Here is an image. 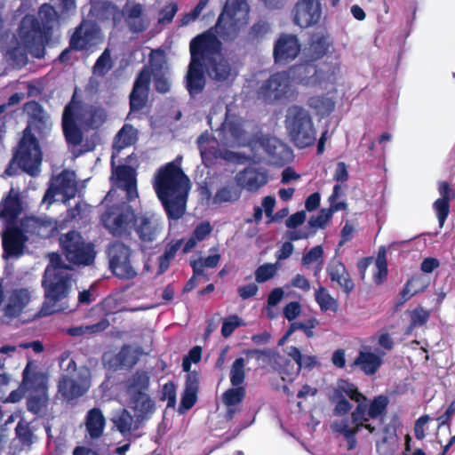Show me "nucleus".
<instances>
[{
  "mask_svg": "<svg viewBox=\"0 0 455 455\" xmlns=\"http://www.w3.org/2000/svg\"><path fill=\"white\" fill-rule=\"evenodd\" d=\"M345 396H348L357 403L351 413V423L347 419H342L333 421L331 427L333 432L341 435L346 439L347 449L353 450L357 443L355 435L363 428L366 429L369 434L375 432L377 427L374 422L381 421V416L387 405V399L379 395L368 404L367 398L358 392L353 383L339 379L331 395V400L334 403V414L337 416L346 415L351 410V404Z\"/></svg>",
  "mask_w": 455,
  "mask_h": 455,
  "instance_id": "1",
  "label": "nucleus"
},
{
  "mask_svg": "<svg viewBox=\"0 0 455 455\" xmlns=\"http://www.w3.org/2000/svg\"><path fill=\"white\" fill-rule=\"evenodd\" d=\"M154 188L172 219L180 218L186 207L190 181L175 163H169L156 176Z\"/></svg>",
  "mask_w": 455,
  "mask_h": 455,
  "instance_id": "2",
  "label": "nucleus"
},
{
  "mask_svg": "<svg viewBox=\"0 0 455 455\" xmlns=\"http://www.w3.org/2000/svg\"><path fill=\"white\" fill-rule=\"evenodd\" d=\"M49 260L43 280L44 302L40 311L42 315L68 309L67 299L72 287L69 268L61 263L60 256L52 252L49 254Z\"/></svg>",
  "mask_w": 455,
  "mask_h": 455,
  "instance_id": "3",
  "label": "nucleus"
},
{
  "mask_svg": "<svg viewBox=\"0 0 455 455\" xmlns=\"http://www.w3.org/2000/svg\"><path fill=\"white\" fill-rule=\"evenodd\" d=\"M73 96L70 103L65 108L62 116V127L68 145L76 147L82 141V129H98L107 119L103 108L82 105Z\"/></svg>",
  "mask_w": 455,
  "mask_h": 455,
  "instance_id": "4",
  "label": "nucleus"
},
{
  "mask_svg": "<svg viewBox=\"0 0 455 455\" xmlns=\"http://www.w3.org/2000/svg\"><path fill=\"white\" fill-rule=\"evenodd\" d=\"M217 136L208 133L202 134L198 140V147L203 162L208 165L219 157L229 159L227 152H222L221 147H237L244 143L241 121L235 116L227 113L226 120L220 129L216 131Z\"/></svg>",
  "mask_w": 455,
  "mask_h": 455,
  "instance_id": "5",
  "label": "nucleus"
},
{
  "mask_svg": "<svg viewBox=\"0 0 455 455\" xmlns=\"http://www.w3.org/2000/svg\"><path fill=\"white\" fill-rule=\"evenodd\" d=\"M21 212L18 194L11 189L9 196L3 202L0 219L4 223L2 233L4 257H19L23 253L26 237L21 230L14 227V221Z\"/></svg>",
  "mask_w": 455,
  "mask_h": 455,
  "instance_id": "6",
  "label": "nucleus"
},
{
  "mask_svg": "<svg viewBox=\"0 0 455 455\" xmlns=\"http://www.w3.org/2000/svg\"><path fill=\"white\" fill-rule=\"evenodd\" d=\"M195 39H199V57L204 60L208 75L218 81L233 79L236 73L220 53V42L212 31H208Z\"/></svg>",
  "mask_w": 455,
  "mask_h": 455,
  "instance_id": "7",
  "label": "nucleus"
},
{
  "mask_svg": "<svg viewBox=\"0 0 455 455\" xmlns=\"http://www.w3.org/2000/svg\"><path fill=\"white\" fill-rule=\"evenodd\" d=\"M284 123L287 133L297 148H305L315 144L316 129L308 110L299 106L290 107Z\"/></svg>",
  "mask_w": 455,
  "mask_h": 455,
  "instance_id": "8",
  "label": "nucleus"
},
{
  "mask_svg": "<svg viewBox=\"0 0 455 455\" xmlns=\"http://www.w3.org/2000/svg\"><path fill=\"white\" fill-rule=\"evenodd\" d=\"M328 68L316 70L310 65H300L293 70L298 74V83L305 86L319 87L327 94L334 95L341 84L340 60L330 63Z\"/></svg>",
  "mask_w": 455,
  "mask_h": 455,
  "instance_id": "9",
  "label": "nucleus"
},
{
  "mask_svg": "<svg viewBox=\"0 0 455 455\" xmlns=\"http://www.w3.org/2000/svg\"><path fill=\"white\" fill-rule=\"evenodd\" d=\"M148 382L147 373H138L127 386L125 403L138 421L148 419L155 411V403L146 392Z\"/></svg>",
  "mask_w": 455,
  "mask_h": 455,
  "instance_id": "10",
  "label": "nucleus"
},
{
  "mask_svg": "<svg viewBox=\"0 0 455 455\" xmlns=\"http://www.w3.org/2000/svg\"><path fill=\"white\" fill-rule=\"evenodd\" d=\"M249 7L244 0H227L215 32L220 36L232 38L248 23Z\"/></svg>",
  "mask_w": 455,
  "mask_h": 455,
  "instance_id": "11",
  "label": "nucleus"
},
{
  "mask_svg": "<svg viewBox=\"0 0 455 455\" xmlns=\"http://www.w3.org/2000/svg\"><path fill=\"white\" fill-rule=\"evenodd\" d=\"M296 67L291 68L289 72L276 73L269 77L267 81L261 86L259 95L262 99L269 103L294 100L297 92L293 86L291 76L298 80V74L293 70Z\"/></svg>",
  "mask_w": 455,
  "mask_h": 455,
  "instance_id": "12",
  "label": "nucleus"
},
{
  "mask_svg": "<svg viewBox=\"0 0 455 455\" xmlns=\"http://www.w3.org/2000/svg\"><path fill=\"white\" fill-rule=\"evenodd\" d=\"M19 38L20 43L18 48L7 52V57L16 65H24L27 62V52L33 53L35 45L41 46L42 34L36 19L32 15L23 18L20 28Z\"/></svg>",
  "mask_w": 455,
  "mask_h": 455,
  "instance_id": "13",
  "label": "nucleus"
},
{
  "mask_svg": "<svg viewBox=\"0 0 455 455\" xmlns=\"http://www.w3.org/2000/svg\"><path fill=\"white\" fill-rule=\"evenodd\" d=\"M254 162H267L270 164H283L290 156L289 148L275 137H263L251 142Z\"/></svg>",
  "mask_w": 455,
  "mask_h": 455,
  "instance_id": "14",
  "label": "nucleus"
},
{
  "mask_svg": "<svg viewBox=\"0 0 455 455\" xmlns=\"http://www.w3.org/2000/svg\"><path fill=\"white\" fill-rule=\"evenodd\" d=\"M13 161L24 170V172L34 176L39 172L42 161V154L36 138L30 132L28 126L23 132Z\"/></svg>",
  "mask_w": 455,
  "mask_h": 455,
  "instance_id": "15",
  "label": "nucleus"
},
{
  "mask_svg": "<svg viewBox=\"0 0 455 455\" xmlns=\"http://www.w3.org/2000/svg\"><path fill=\"white\" fill-rule=\"evenodd\" d=\"M60 242L68 261L78 265H90L94 260L93 245L85 242L79 233L69 232L62 235Z\"/></svg>",
  "mask_w": 455,
  "mask_h": 455,
  "instance_id": "16",
  "label": "nucleus"
},
{
  "mask_svg": "<svg viewBox=\"0 0 455 455\" xmlns=\"http://www.w3.org/2000/svg\"><path fill=\"white\" fill-rule=\"evenodd\" d=\"M134 220V212L125 203L109 207L101 216L104 227L114 235L129 233Z\"/></svg>",
  "mask_w": 455,
  "mask_h": 455,
  "instance_id": "17",
  "label": "nucleus"
},
{
  "mask_svg": "<svg viewBox=\"0 0 455 455\" xmlns=\"http://www.w3.org/2000/svg\"><path fill=\"white\" fill-rule=\"evenodd\" d=\"M77 184L73 172L64 171L55 177L44 196L43 203L50 205L54 201L65 203L76 194Z\"/></svg>",
  "mask_w": 455,
  "mask_h": 455,
  "instance_id": "18",
  "label": "nucleus"
},
{
  "mask_svg": "<svg viewBox=\"0 0 455 455\" xmlns=\"http://www.w3.org/2000/svg\"><path fill=\"white\" fill-rule=\"evenodd\" d=\"M323 16L321 0H298L291 10L294 24L301 28L317 25Z\"/></svg>",
  "mask_w": 455,
  "mask_h": 455,
  "instance_id": "19",
  "label": "nucleus"
},
{
  "mask_svg": "<svg viewBox=\"0 0 455 455\" xmlns=\"http://www.w3.org/2000/svg\"><path fill=\"white\" fill-rule=\"evenodd\" d=\"M307 61H317L324 60L325 63H332L340 60V55L335 49L332 41L328 35L315 34L313 36L307 48L304 51Z\"/></svg>",
  "mask_w": 455,
  "mask_h": 455,
  "instance_id": "20",
  "label": "nucleus"
},
{
  "mask_svg": "<svg viewBox=\"0 0 455 455\" xmlns=\"http://www.w3.org/2000/svg\"><path fill=\"white\" fill-rule=\"evenodd\" d=\"M112 272L120 278H133L137 272L131 261V250L122 243H114L108 249Z\"/></svg>",
  "mask_w": 455,
  "mask_h": 455,
  "instance_id": "21",
  "label": "nucleus"
},
{
  "mask_svg": "<svg viewBox=\"0 0 455 455\" xmlns=\"http://www.w3.org/2000/svg\"><path fill=\"white\" fill-rule=\"evenodd\" d=\"M90 373L82 369L71 376L63 375L59 382V392L67 400H73L85 394L90 387Z\"/></svg>",
  "mask_w": 455,
  "mask_h": 455,
  "instance_id": "22",
  "label": "nucleus"
},
{
  "mask_svg": "<svg viewBox=\"0 0 455 455\" xmlns=\"http://www.w3.org/2000/svg\"><path fill=\"white\" fill-rule=\"evenodd\" d=\"M199 39H193L190 43L191 62L187 74V88L191 95L199 93L205 85V79L202 72L201 58L199 57Z\"/></svg>",
  "mask_w": 455,
  "mask_h": 455,
  "instance_id": "23",
  "label": "nucleus"
},
{
  "mask_svg": "<svg viewBox=\"0 0 455 455\" xmlns=\"http://www.w3.org/2000/svg\"><path fill=\"white\" fill-rule=\"evenodd\" d=\"M300 50L301 45L297 36L283 34L275 43L274 57L277 63L286 64L295 60Z\"/></svg>",
  "mask_w": 455,
  "mask_h": 455,
  "instance_id": "24",
  "label": "nucleus"
},
{
  "mask_svg": "<svg viewBox=\"0 0 455 455\" xmlns=\"http://www.w3.org/2000/svg\"><path fill=\"white\" fill-rule=\"evenodd\" d=\"M384 355V351L379 348L374 351L371 345L363 344L354 364L359 366L366 375H373L381 366Z\"/></svg>",
  "mask_w": 455,
  "mask_h": 455,
  "instance_id": "25",
  "label": "nucleus"
},
{
  "mask_svg": "<svg viewBox=\"0 0 455 455\" xmlns=\"http://www.w3.org/2000/svg\"><path fill=\"white\" fill-rule=\"evenodd\" d=\"M237 185L250 192H256L268 182V174L265 170L249 167L235 176Z\"/></svg>",
  "mask_w": 455,
  "mask_h": 455,
  "instance_id": "26",
  "label": "nucleus"
},
{
  "mask_svg": "<svg viewBox=\"0 0 455 455\" xmlns=\"http://www.w3.org/2000/svg\"><path fill=\"white\" fill-rule=\"evenodd\" d=\"M101 41L99 30L89 23H82L70 40V47L76 50L89 49Z\"/></svg>",
  "mask_w": 455,
  "mask_h": 455,
  "instance_id": "27",
  "label": "nucleus"
},
{
  "mask_svg": "<svg viewBox=\"0 0 455 455\" xmlns=\"http://www.w3.org/2000/svg\"><path fill=\"white\" fill-rule=\"evenodd\" d=\"M33 389H30L28 399V408L30 411L37 414L46 406V379L42 374H33Z\"/></svg>",
  "mask_w": 455,
  "mask_h": 455,
  "instance_id": "28",
  "label": "nucleus"
},
{
  "mask_svg": "<svg viewBox=\"0 0 455 455\" xmlns=\"http://www.w3.org/2000/svg\"><path fill=\"white\" fill-rule=\"evenodd\" d=\"M114 183L126 192L129 201L138 197L135 171L128 166L116 167L112 175Z\"/></svg>",
  "mask_w": 455,
  "mask_h": 455,
  "instance_id": "29",
  "label": "nucleus"
},
{
  "mask_svg": "<svg viewBox=\"0 0 455 455\" xmlns=\"http://www.w3.org/2000/svg\"><path fill=\"white\" fill-rule=\"evenodd\" d=\"M151 72L149 68L143 69L136 79L133 90L130 95L131 110L136 111L141 109L147 100L148 84Z\"/></svg>",
  "mask_w": 455,
  "mask_h": 455,
  "instance_id": "30",
  "label": "nucleus"
},
{
  "mask_svg": "<svg viewBox=\"0 0 455 455\" xmlns=\"http://www.w3.org/2000/svg\"><path fill=\"white\" fill-rule=\"evenodd\" d=\"M134 222L136 231L143 241L150 242L155 240L163 229V225L160 223L159 219L154 214L140 215L135 219Z\"/></svg>",
  "mask_w": 455,
  "mask_h": 455,
  "instance_id": "31",
  "label": "nucleus"
},
{
  "mask_svg": "<svg viewBox=\"0 0 455 455\" xmlns=\"http://www.w3.org/2000/svg\"><path fill=\"white\" fill-rule=\"evenodd\" d=\"M327 274L332 283H335L346 293H349L355 287L344 264L337 259H332L327 266Z\"/></svg>",
  "mask_w": 455,
  "mask_h": 455,
  "instance_id": "32",
  "label": "nucleus"
},
{
  "mask_svg": "<svg viewBox=\"0 0 455 455\" xmlns=\"http://www.w3.org/2000/svg\"><path fill=\"white\" fill-rule=\"evenodd\" d=\"M123 13L125 22L134 32H140L147 28L148 19L143 13V6L137 3H128L124 7Z\"/></svg>",
  "mask_w": 455,
  "mask_h": 455,
  "instance_id": "33",
  "label": "nucleus"
},
{
  "mask_svg": "<svg viewBox=\"0 0 455 455\" xmlns=\"http://www.w3.org/2000/svg\"><path fill=\"white\" fill-rule=\"evenodd\" d=\"M287 355L293 359L291 371L287 378L283 376V381L291 382L297 377L302 367L313 368L316 365L317 360L314 355H302L300 351L295 347H290L286 351Z\"/></svg>",
  "mask_w": 455,
  "mask_h": 455,
  "instance_id": "34",
  "label": "nucleus"
},
{
  "mask_svg": "<svg viewBox=\"0 0 455 455\" xmlns=\"http://www.w3.org/2000/svg\"><path fill=\"white\" fill-rule=\"evenodd\" d=\"M438 190L440 198L434 203V209L435 211L439 225L443 228L450 212V201L453 198V192L449 184L445 181L439 183Z\"/></svg>",
  "mask_w": 455,
  "mask_h": 455,
  "instance_id": "35",
  "label": "nucleus"
},
{
  "mask_svg": "<svg viewBox=\"0 0 455 455\" xmlns=\"http://www.w3.org/2000/svg\"><path fill=\"white\" fill-rule=\"evenodd\" d=\"M164 63V54L160 50L152 51L150 53V68L155 76L156 89L160 92H166L170 88V83L164 74L160 75Z\"/></svg>",
  "mask_w": 455,
  "mask_h": 455,
  "instance_id": "36",
  "label": "nucleus"
},
{
  "mask_svg": "<svg viewBox=\"0 0 455 455\" xmlns=\"http://www.w3.org/2000/svg\"><path fill=\"white\" fill-rule=\"evenodd\" d=\"M199 376L196 372H189L187 376L185 390L179 407V411L183 413L194 406L197 399Z\"/></svg>",
  "mask_w": 455,
  "mask_h": 455,
  "instance_id": "37",
  "label": "nucleus"
},
{
  "mask_svg": "<svg viewBox=\"0 0 455 455\" xmlns=\"http://www.w3.org/2000/svg\"><path fill=\"white\" fill-rule=\"evenodd\" d=\"M136 140V130L131 125H124L117 133L112 154V166L115 165L116 158L118 153L127 146L132 145Z\"/></svg>",
  "mask_w": 455,
  "mask_h": 455,
  "instance_id": "38",
  "label": "nucleus"
},
{
  "mask_svg": "<svg viewBox=\"0 0 455 455\" xmlns=\"http://www.w3.org/2000/svg\"><path fill=\"white\" fill-rule=\"evenodd\" d=\"M307 104L317 116H326L335 108L334 95L313 96L308 99Z\"/></svg>",
  "mask_w": 455,
  "mask_h": 455,
  "instance_id": "39",
  "label": "nucleus"
},
{
  "mask_svg": "<svg viewBox=\"0 0 455 455\" xmlns=\"http://www.w3.org/2000/svg\"><path fill=\"white\" fill-rule=\"evenodd\" d=\"M86 429L92 438L101 435L105 427V418L99 409H92L86 416Z\"/></svg>",
  "mask_w": 455,
  "mask_h": 455,
  "instance_id": "40",
  "label": "nucleus"
},
{
  "mask_svg": "<svg viewBox=\"0 0 455 455\" xmlns=\"http://www.w3.org/2000/svg\"><path fill=\"white\" fill-rule=\"evenodd\" d=\"M212 231V227L208 221H203L199 223L192 235L186 241L184 247H183V252L188 253L190 251L196 244L197 243L203 241L205 239Z\"/></svg>",
  "mask_w": 455,
  "mask_h": 455,
  "instance_id": "41",
  "label": "nucleus"
},
{
  "mask_svg": "<svg viewBox=\"0 0 455 455\" xmlns=\"http://www.w3.org/2000/svg\"><path fill=\"white\" fill-rule=\"evenodd\" d=\"M245 395L244 388L243 387H234L228 389L222 395V400L225 405L228 407V418L232 419L235 410L233 408L235 405L240 403Z\"/></svg>",
  "mask_w": 455,
  "mask_h": 455,
  "instance_id": "42",
  "label": "nucleus"
},
{
  "mask_svg": "<svg viewBox=\"0 0 455 455\" xmlns=\"http://www.w3.org/2000/svg\"><path fill=\"white\" fill-rule=\"evenodd\" d=\"M112 421L122 435H126L133 429V417L126 410L117 411L112 418Z\"/></svg>",
  "mask_w": 455,
  "mask_h": 455,
  "instance_id": "43",
  "label": "nucleus"
},
{
  "mask_svg": "<svg viewBox=\"0 0 455 455\" xmlns=\"http://www.w3.org/2000/svg\"><path fill=\"white\" fill-rule=\"evenodd\" d=\"M428 285V280L426 276L417 275L408 281L405 288L402 291L403 302L412 295L423 291Z\"/></svg>",
  "mask_w": 455,
  "mask_h": 455,
  "instance_id": "44",
  "label": "nucleus"
},
{
  "mask_svg": "<svg viewBox=\"0 0 455 455\" xmlns=\"http://www.w3.org/2000/svg\"><path fill=\"white\" fill-rule=\"evenodd\" d=\"M109 325L107 319H101L99 323L91 325H81L72 327L68 330V333L71 336H84L100 332L105 331Z\"/></svg>",
  "mask_w": 455,
  "mask_h": 455,
  "instance_id": "45",
  "label": "nucleus"
},
{
  "mask_svg": "<svg viewBox=\"0 0 455 455\" xmlns=\"http://www.w3.org/2000/svg\"><path fill=\"white\" fill-rule=\"evenodd\" d=\"M35 383H33V375L30 376L28 373V369L26 368L24 371V376H23V381L20 387L13 390L8 398L6 399V402L9 403H17L20 401L25 394V392L30 391V389H33Z\"/></svg>",
  "mask_w": 455,
  "mask_h": 455,
  "instance_id": "46",
  "label": "nucleus"
},
{
  "mask_svg": "<svg viewBox=\"0 0 455 455\" xmlns=\"http://www.w3.org/2000/svg\"><path fill=\"white\" fill-rule=\"evenodd\" d=\"M387 251L384 247H381L379 251L376 262L375 271L373 274V279L376 283H381L387 277V264L386 259Z\"/></svg>",
  "mask_w": 455,
  "mask_h": 455,
  "instance_id": "47",
  "label": "nucleus"
},
{
  "mask_svg": "<svg viewBox=\"0 0 455 455\" xmlns=\"http://www.w3.org/2000/svg\"><path fill=\"white\" fill-rule=\"evenodd\" d=\"M240 197V190L235 185H228L220 188L213 197L214 203L234 202Z\"/></svg>",
  "mask_w": 455,
  "mask_h": 455,
  "instance_id": "48",
  "label": "nucleus"
},
{
  "mask_svg": "<svg viewBox=\"0 0 455 455\" xmlns=\"http://www.w3.org/2000/svg\"><path fill=\"white\" fill-rule=\"evenodd\" d=\"M364 344L371 345L374 351L375 348H379L386 353L387 350L392 349L394 342L388 333L383 332L372 336Z\"/></svg>",
  "mask_w": 455,
  "mask_h": 455,
  "instance_id": "49",
  "label": "nucleus"
},
{
  "mask_svg": "<svg viewBox=\"0 0 455 455\" xmlns=\"http://www.w3.org/2000/svg\"><path fill=\"white\" fill-rule=\"evenodd\" d=\"M315 296L316 302L323 311L336 310L337 301L331 296L325 288L320 287L316 290Z\"/></svg>",
  "mask_w": 455,
  "mask_h": 455,
  "instance_id": "50",
  "label": "nucleus"
},
{
  "mask_svg": "<svg viewBox=\"0 0 455 455\" xmlns=\"http://www.w3.org/2000/svg\"><path fill=\"white\" fill-rule=\"evenodd\" d=\"M220 259V255L216 249L212 250V254L201 258L193 263V269L196 274L202 273L204 267H215Z\"/></svg>",
  "mask_w": 455,
  "mask_h": 455,
  "instance_id": "51",
  "label": "nucleus"
},
{
  "mask_svg": "<svg viewBox=\"0 0 455 455\" xmlns=\"http://www.w3.org/2000/svg\"><path fill=\"white\" fill-rule=\"evenodd\" d=\"M245 360L243 358H237L232 364L230 370V381L232 386L240 387L243 382L245 377Z\"/></svg>",
  "mask_w": 455,
  "mask_h": 455,
  "instance_id": "52",
  "label": "nucleus"
},
{
  "mask_svg": "<svg viewBox=\"0 0 455 455\" xmlns=\"http://www.w3.org/2000/svg\"><path fill=\"white\" fill-rule=\"evenodd\" d=\"M138 355L139 353L135 348L130 346H126L124 347L118 353L117 361L121 365L130 367L136 363Z\"/></svg>",
  "mask_w": 455,
  "mask_h": 455,
  "instance_id": "53",
  "label": "nucleus"
},
{
  "mask_svg": "<svg viewBox=\"0 0 455 455\" xmlns=\"http://www.w3.org/2000/svg\"><path fill=\"white\" fill-rule=\"evenodd\" d=\"M277 271L276 264H264L259 267L255 272V278L258 283H263L272 278Z\"/></svg>",
  "mask_w": 455,
  "mask_h": 455,
  "instance_id": "54",
  "label": "nucleus"
},
{
  "mask_svg": "<svg viewBox=\"0 0 455 455\" xmlns=\"http://www.w3.org/2000/svg\"><path fill=\"white\" fill-rule=\"evenodd\" d=\"M243 324V321L239 316L230 315L223 320L221 333L226 338L229 337L236 328Z\"/></svg>",
  "mask_w": 455,
  "mask_h": 455,
  "instance_id": "55",
  "label": "nucleus"
},
{
  "mask_svg": "<svg viewBox=\"0 0 455 455\" xmlns=\"http://www.w3.org/2000/svg\"><path fill=\"white\" fill-rule=\"evenodd\" d=\"M323 251L322 246L317 245L314 248H312L308 252H307L302 259L301 263L305 267H309L310 265L314 263H319L322 264V258H323Z\"/></svg>",
  "mask_w": 455,
  "mask_h": 455,
  "instance_id": "56",
  "label": "nucleus"
},
{
  "mask_svg": "<svg viewBox=\"0 0 455 455\" xmlns=\"http://www.w3.org/2000/svg\"><path fill=\"white\" fill-rule=\"evenodd\" d=\"M22 225L28 228H32L33 232L36 233V235L40 236H47L52 231H53L56 228L55 225L50 224L49 230L44 232V229H46L47 227L43 225L42 223H39L38 220H36L34 218L27 219L25 220V223H23Z\"/></svg>",
  "mask_w": 455,
  "mask_h": 455,
  "instance_id": "57",
  "label": "nucleus"
},
{
  "mask_svg": "<svg viewBox=\"0 0 455 455\" xmlns=\"http://www.w3.org/2000/svg\"><path fill=\"white\" fill-rule=\"evenodd\" d=\"M111 68L110 55L108 50H105L94 65L93 71L97 75H104Z\"/></svg>",
  "mask_w": 455,
  "mask_h": 455,
  "instance_id": "58",
  "label": "nucleus"
},
{
  "mask_svg": "<svg viewBox=\"0 0 455 455\" xmlns=\"http://www.w3.org/2000/svg\"><path fill=\"white\" fill-rule=\"evenodd\" d=\"M202 356V349L200 347H194L188 353V355L183 359L182 367L184 371L188 372L190 371L191 363H197Z\"/></svg>",
  "mask_w": 455,
  "mask_h": 455,
  "instance_id": "59",
  "label": "nucleus"
},
{
  "mask_svg": "<svg viewBox=\"0 0 455 455\" xmlns=\"http://www.w3.org/2000/svg\"><path fill=\"white\" fill-rule=\"evenodd\" d=\"M430 312L422 307H418L411 312V325H423L428 320Z\"/></svg>",
  "mask_w": 455,
  "mask_h": 455,
  "instance_id": "60",
  "label": "nucleus"
},
{
  "mask_svg": "<svg viewBox=\"0 0 455 455\" xmlns=\"http://www.w3.org/2000/svg\"><path fill=\"white\" fill-rule=\"evenodd\" d=\"M430 417L428 415H423L419 418L414 426V434L417 439L422 440L426 436V432L428 430V422Z\"/></svg>",
  "mask_w": 455,
  "mask_h": 455,
  "instance_id": "61",
  "label": "nucleus"
},
{
  "mask_svg": "<svg viewBox=\"0 0 455 455\" xmlns=\"http://www.w3.org/2000/svg\"><path fill=\"white\" fill-rule=\"evenodd\" d=\"M331 211L329 209H323L315 217H312L309 224L313 228H323L331 218Z\"/></svg>",
  "mask_w": 455,
  "mask_h": 455,
  "instance_id": "62",
  "label": "nucleus"
},
{
  "mask_svg": "<svg viewBox=\"0 0 455 455\" xmlns=\"http://www.w3.org/2000/svg\"><path fill=\"white\" fill-rule=\"evenodd\" d=\"M300 312L301 306L296 301L288 303L283 308V315L289 322L296 319L299 315Z\"/></svg>",
  "mask_w": 455,
  "mask_h": 455,
  "instance_id": "63",
  "label": "nucleus"
},
{
  "mask_svg": "<svg viewBox=\"0 0 455 455\" xmlns=\"http://www.w3.org/2000/svg\"><path fill=\"white\" fill-rule=\"evenodd\" d=\"M177 10L178 7L175 4H170L166 5L160 13L159 22L164 23L172 21Z\"/></svg>",
  "mask_w": 455,
  "mask_h": 455,
  "instance_id": "64",
  "label": "nucleus"
}]
</instances>
